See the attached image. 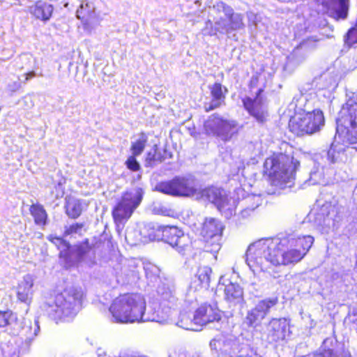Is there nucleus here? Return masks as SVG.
Wrapping results in <instances>:
<instances>
[{
    "label": "nucleus",
    "mask_w": 357,
    "mask_h": 357,
    "mask_svg": "<svg viewBox=\"0 0 357 357\" xmlns=\"http://www.w3.org/2000/svg\"><path fill=\"white\" fill-rule=\"evenodd\" d=\"M309 247L303 241L290 236H274L250 244L245 252V261L253 273H271L273 267L287 266L301 261Z\"/></svg>",
    "instance_id": "1"
},
{
    "label": "nucleus",
    "mask_w": 357,
    "mask_h": 357,
    "mask_svg": "<svg viewBox=\"0 0 357 357\" xmlns=\"http://www.w3.org/2000/svg\"><path fill=\"white\" fill-rule=\"evenodd\" d=\"M109 311L116 323L140 322L146 311V300L138 293L120 294L112 301Z\"/></svg>",
    "instance_id": "2"
},
{
    "label": "nucleus",
    "mask_w": 357,
    "mask_h": 357,
    "mask_svg": "<svg viewBox=\"0 0 357 357\" xmlns=\"http://www.w3.org/2000/svg\"><path fill=\"white\" fill-rule=\"evenodd\" d=\"M295 171L294 157L282 153L272 154L264 163V175L275 186L282 187L289 182Z\"/></svg>",
    "instance_id": "3"
},
{
    "label": "nucleus",
    "mask_w": 357,
    "mask_h": 357,
    "mask_svg": "<svg viewBox=\"0 0 357 357\" xmlns=\"http://www.w3.org/2000/svg\"><path fill=\"white\" fill-rule=\"evenodd\" d=\"M155 190L165 195L180 197H195L197 193L195 181L190 178L181 176L157 183Z\"/></svg>",
    "instance_id": "4"
},
{
    "label": "nucleus",
    "mask_w": 357,
    "mask_h": 357,
    "mask_svg": "<svg viewBox=\"0 0 357 357\" xmlns=\"http://www.w3.org/2000/svg\"><path fill=\"white\" fill-rule=\"evenodd\" d=\"M155 236L171 245L181 255L191 252V244L183 231L175 225H160L155 229Z\"/></svg>",
    "instance_id": "5"
},
{
    "label": "nucleus",
    "mask_w": 357,
    "mask_h": 357,
    "mask_svg": "<svg viewBox=\"0 0 357 357\" xmlns=\"http://www.w3.org/2000/svg\"><path fill=\"white\" fill-rule=\"evenodd\" d=\"M142 200L140 193L124 192L112 210V216L116 225H124L132 216Z\"/></svg>",
    "instance_id": "6"
},
{
    "label": "nucleus",
    "mask_w": 357,
    "mask_h": 357,
    "mask_svg": "<svg viewBox=\"0 0 357 357\" xmlns=\"http://www.w3.org/2000/svg\"><path fill=\"white\" fill-rule=\"evenodd\" d=\"M237 126L236 121L225 119L217 113L211 114L203 125L206 135L220 137L225 141L237 132Z\"/></svg>",
    "instance_id": "7"
},
{
    "label": "nucleus",
    "mask_w": 357,
    "mask_h": 357,
    "mask_svg": "<svg viewBox=\"0 0 357 357\" xmlns=\"http://www.w3.org/2000/svg\"><path fill=\"white\" fill-rule=\"evenodd\" d=\"M224 227L214 218H206L200 229V236L209 252H216L220 248V240Z\"/></svg>",
    "instance_id": "8"
},
{
    "label": "nucleus",
    "mask_w": 357,
    "mask_h": 357,
    "mask_svg": "<svg viewBox=\"0 0 357 357\" xmlns=\"http://www.w3.org/2000/svg\"><path fill=\"white\" fill-rule=\"evenodd\" d=\"M222 317V312L217 302H204L195 310L192 322L197 326L203 327L209 324L219 322Z\"/></svg>",
    "instance_id": "9"
},
{
    "label": "nucleus",
    "mask_w": 357,
    "mask_h": 357,
    "mask_svg": "<svg viewBox=\"0 0 357 357\" xmlns=\"http://www.w3.org/2000/svg\"><path fill=\"white\" fill-rule=\"evenodd\" d=\"M289 333L290 322L286 318H272L266 325V340L270 344L284 341Z\"/></svg>",
    "instance_id": "10"
},
{
    "label": "nucleus",
    "mask_w": 357,
    "mask_h": 357,
    "mask_svg": "<svg viewBox=\"0 0 357 357\" xmlns=\"http://www.w3.org/2000/svg\"><path fill=\"white\" fill-rule=\"evenodd\" d=\"M82 292L75 288L64 289L56 296L55 303L57 310L61 312L63 317H68L73 314L75 306L80 303Z\"/></svg>",
    "instance_id": "11"
},
{
    "label": "nucleus",
    "mask_w": 357,
    "mask_h": 357,
    "mask_svg": "<svg viewBox=\"0 0 357 357\" xmlns=\"http://www.w3.org/2000/svg\"><path fill=\"white\" fill-rule=\"evenodd\" d=\"M316 4L318 11L337 21L344 20L348 16L349 0H316Z\"/></svg>",
    "instance_id": "12"
},
{
    "label": "nucleus",
    "mask_w": 357,
    "mask_h": 357,
    "mask_svg": "<svg viewBox=\"0 0 357 357\" xmlns=\"http://www.w3.org/2000/svg\"><path fill=\"white\" fill-rule=\"evenodd\" d=\"M197 194L195 195L197 200H204L211 202L221 210L229 204V199L223 190L214 185L207 186L206 188L198 189L197 188Z\"/></svg>",
    "instance_id": "13"
},
{
    "label": "nucleus",
    "mask_w": 357,
    "mask_h": 357,
    "mask_svg": "<svg viewBox=\"0 0 357 357\" xmlns=\"http://www.w3.org/2000/svg\"><path fill=\"white\" fill-rule=\"evenodd\" d=\"M263 92L262 89H258L254 98L246 96L242 99V103L244 109L252 116L258 123H264L267 121L268 112L264 109L263 103L258 98Z\"/></svg>",
    "instance_id": "14"
},
{
    "label": "nucleus",
    "mask_w": 357,
    "mask_h": 357,
    "mask_svg": "<svg viewBox=\"0 0 357 357\" xmlns=\"http://www.w3.org/2000/svg\"><path fill=\"white\" fill-rule=\"evenodd\" d=\"M289 130L297 136L312 133V117L310 113H298L289 121Z\"/></svg>",
    "instance_id": "15"
},
{
    "label": "nucleus",
    "mask_w": 357,
    "mask_h": 357,
    "mask_svg": "<svg viewBox=\"0 0 357 357\" xmlns=\"http://www.w3.org/2000/svg\"><path fill=\"white\" fill-rule=\"evenodd\" d=\"M218 286L223 291L224 298L227 302L236 304L243 300V289L238 284L221 278Z\"/></svg>",
    "instance_id": "16"
},
{
    "label": "nucleus",
    "mask_w": 357,
    "mask_h": 357,
    "mask_svg": "<svg viewBox=\"0 0 357 357\" xmlns=\"http://www.w3.org/2000/svg\"><path fill=\"white\" fill-rule=\"evenodd\" d=\"M211 97V103L204 107L206 112H209L225 104L226 96L229 92L227 86L215 82L208 87Z\"/></svg>",
    "instance_id": "17"
},
{
    "label": "nucleus",
    "mask_w": 357,
    "mask_h": 357,
    "mask_svg": "<svg viewBox=\"0 0 357 357\" xmlns=\"http://www.w3.org/2000/svg\"><path fill=\"white\" fill-rule=\"evenodd\" d=\"M213 270L208 266L198 267L194 278L190 282V288L194 291L208 290L210 287Z\"/></svg>",
    "instance_id": "18"
},
{
    "label": "nucleus",
    "mask_w": 357,
    "mask_h": 357,
    "mask_svg": "<svg viewBox=\"0 0 357 357\" xmlns=\"http://www.w3.org/2000/svg\"><path fill=\"white\" fill-rule=\"evenodd\" d=\"M172 153L166 149H160L157 144H154L145 153L144 165L146 167L152 168L172 158Z\"/></svg>",
    "instance_id": "19"
},
{
    "label": "nucleus",
    "mask_w": 357,
    "mask_h": 357,
    "mask_svg": "<svg viewBox=\"0 0 357 357\" xmlns=\"http://www.w3.org/2000/svg\"><path fill=\"white\" fill-rule=\"evenodd\" d=\"M33 280L29 275L24 277L23 280L18 283L16 295L20 302L26 303L27 305L31 303L33 294Z\"/></svg>",
    "instance_id": "20"
},
{
    "label": "nucleus",
    "mask_w": 357,
    "mask_h": 357,
    "mask_svg": "<svg viewBox=\"0 0 357 357\" xmlns=\"http://www.w3.org/2000/svg\"><path fill=\"white\" fill-rule=\"evenodd\" d=\"M54 7L52 4L42 0L37 1L30 8V13L37 20L43 22L49 20L53 13Z\"/></svg>",
    "instance_id": "21"
},
{
    "label": "nucleus",
    "mask_w": 357,
    "mask_h": 357,
    "mask_svg": "<svg viewBox=\"0 0 357 357\" xmlns=\"http://www.w3.org/2000/svg\"><path fill=\"white\" fill-rule=\"evenodd\" d=\"M345 117L350 125L346 133L347 140L351 144H357V108L351 105Z\"/></svg>",
    "instance_id": "22"
},
{
    "label": "nucleus",
    "mask_w": 357,
    "mask_h": 357,
    "mask_svg": "<svg viewBox=\"0 0 357 357\" xmlns=\"http://www.w3.org/2000/svg\"><path fill=\"white\" fill-rule=\"evenodd\" d=\"M223 11L229 20L228 24L223 27L226 32L229 33L243 26V17L241 14L234 13V10L228 6H223Z\"/></svg>",
    "instance_id": "23"
},
{
    "label": "nucleus",
    "mask_w": 357,
    "mask_h": 357,
    "mask_svg": "<svg viewBox=\"0 0 357 357\" xmlns=\"http://www.w3.org/2000/svg\"><path fill=\"white\" fill-rule=\"evenodd\" d=\"M86 204L79 199L68 198L66 201L65 212L70 219L75 220L82 213Z\"/></svg>",
    "instance_id": "24"
},
{
    "label": "nucleus",
    "mask_w": 357,
    "mask_h": 357,
    "mask_svg": "<svg viewBox=\"0 0 357 357\" xmlns=\"http://www.w3.org/2000/svg\"><path fill=\"white\" fill-rule=\"evenodd\" d=\"M29 210L35 225L41 227H44L47 225L48 215L42 204L39 203L32 204L30 205Z\"/></svg>",
    "instance_id": "25"
},
{
    "label": "nucleus",
    "mask_w": 357,
    "mask_h": 357,
    "mask_svg": "<svg viewBox=\"0 0 357 357\" xmlns=\"http://www.w3.org/2000/svg\"><path fill=\"white\" fill-rule=\"evenodd\" d=\"M47 240L54 244L57 249H61L63 248V250H61L59 256L60 258L64 259L66 260L69 259L71 256V245L70 243L65 240L63 237L50 235L47 236Z\"/></svg>",
    "instance_id": "26"
},
{
    "label": "nucleus",
    "mask_w": 357,
    "mask_h": 357,
    "mask_svg": "<svg viewBox=\"0 0 357 357\" xmlns=\"http://www.w3.org/2000/svg\"><path fill=\"white\" fill-rule=\"evenodd\" d=\"M94 237L93 247H98L102 241L100 239L96 240ZM93 248L89 238H84L82 242L75 245V253L78 259H82Z\"/></svg>",
    "instance_id": "27"
},
{
    "label": "nucleus",
    "mask_w": 357,
    "mask_h": 357,
    "mask_svg": "<svg viewBox=\"0 0 357 357\" xmlns=\"http://www.w3.org/2000/svg\"><path fill=\"white\" fill-rule=\"evenodd\" d=\"M148 144V134L145 132L139 133V138L131 142L130 150L131 153L140 155Z\"/></svg>",
    "instance_id": "28"
},
{
    "label": "nucleus",
    "mask_w": 357,
    "mask_h": 357,
    "mask_svg": "<svg viewBox=\"0 0 357 357\" xmlns=\"http://www.w3.org/2000/svg\"><path fill=\"white\" fill-rule=\"evenodd\" d=\"M266 317L256 307L252 308L247 313L245 323L249 328H256L261 325Z\"/></svg>",
    "instance_id": "29"
},
{
    "label": "nucleus",
    "mask_w": 357,
    "mask_h": 357,
    "mask_svg": "<svg viewBox=\"0 0 357 357\" xmlns=\"http://www.w3.org/2000/svg\"><path fill=\"white\" fill-rule=\"evenodd\" d=\"M178 298L169 290L162 292L160 305L162 308L171 309L177 305Z\"/></svg>",
    "instance_id": "30"
},
{
    "label": "nucleus",
    "mask_w": 357,
    "mask_h": 357,
    "mask_svg": "<svg viewBox=\"0 0 357 357\" xmlns=\"http://www.w3.org/2000/svg\"><path fill=\"white\" fill-rule=\"evenodd\" d=\"M278 303V298L277 296L272 298H267L263 299L257 303L255 306L258 310L265 316L266 317L268 314L271 308L274 307Z\"/></svg>",
    "instance_id": "31"
},
{
    "label": "nucleus",
    "mask_w": 357,
    "mask_h": 357,
    "mask_svg": "<svg viewBox=\"0 0 357 357\" xmlns=\"http://www.w3.org/2000/svg\"><path fill=\"white\" fill-rule=\"evenodd\" d=\"M85 224L84 222H74L70 225L68 227H66L63 231V237H67L69 236H73L74 234H78L79 236H82V230L84 229L86 231Z\"/></svg>",
    "instance_id": "32"
},
{
    "label": "nucleus",
    "mask_w": 357,
    "mask_h": 357,
    "mask_svg": "<svg viewBox=\"0 0 357 357\" xmlns=\"http://www.w3.org/2000/svg\"><path fill=\"white\" fill-rule=\"evenodd\" d=\"M13 319H17V316L12 310H0V328H4L8 326Z\"/></svg>",
    "instance_id": "33"
},
{
    "label": "nucleus",
    "mask_w": 357,
    "mask_h": 357,
    "mask_svg": "<svg viewBox=\"0 0 357 357\" xmlns=\"http://www.w3.org/2000/svg\"><path fill=\"white\" fill-rule=\"evenodd\" d=\"M138 155L131 153L125 160V165L126 168L132 172H137L142 169L141 165L137 160Z\"/></svg>",
    "instance_id": "34"
},
{
    "label": "nucleus",
    "mask_w": 357,
    "mask_h": 357,
    "mask_svg": "<svg viewBox=\"0 0 357 357\" xmlns=\"http://www.w3.org/2000/svg\"><path fill=\"white\" fill-rule=\"evenodd\" d=\"M93 12L92 10L89 8L88 3L86 5L82 4L77 10V17L82 21L87 22V21L92 17Z\"/></svg>",
    "instance_id": "35"
},
{
    "label": "nucleus",
    "mask_w": 357,
    "mask_h": 357,
    "mask_svg": "<svg viewBox=\"0 0 357 357\" xmlns=\"http://www.w3.org/2000/svg\"><path fill=\"white\" fill-rule=\"evenodd\" d=\"M325 119L323 112L319 109L314 110V132L319 131L324 126Z\"/></svg>",
    "instance_id": "36"
},
{
    "label": "nucleus",
    "mask_w": 357,
    "mask_h": 357,
    "mask_svg": "<svg viewBox=\"0 0 357 357\" xmlns=\"http://www.w3.org/2000/svg\"><path fill=\"white\" fill-rule=\"evenodd\" d=\"M146 275L150 279H155L160 276V269L155 265H149L145 268Z\"/></svg>",
    "instance_id": "37"
},
{
    "label": "nucleus",
    "mask_w": 357,
    "mask_h": 357,
    "mask_svg": "<svg viewBox=\"0 0 357 357\" xmlns=\"http://www.w3.org/2000/svg\"><path fill=\"white\" fill-rule=\"evenodd\" d=\"M320 356L321 357H338L337 352L333 348H324Z\"/></svg>",
    "instance_id": "38"
},
{
    "label": "nucleus",
    "mask_w": 357,
    "mask_h": 357,
    "mask_svg": "<svg viewBox=\"0 0 357 357\" xmlns=\"http://www.w3.org/2000/svg\"><path fill=\"white\" fill-rule=\"evenodd\" d=\"M348 39L350 40L352 43H357V24L355 27L351 28L348 33Z\"/></svg>",
    "instance_id": "39"
},
{
    "label": "nucleus",
    "mask_w": 357,
    "mask_h": 357,
    "mask_svg": "<svg viewBox=\"0 0 357 357\" xmlns=\"http://www.w3.org/2000/svg\"><path fill=\"white\" fill-rule=\"evenodd\" d=\"M258 83V78L257 77H253L251 78L249 82V86L250 88L255 87Z\"/></svg>",
    "instance_id": "40"
},
{
    "label": "nucleus",
    "mask_w": 357,
    "mask_h": 357,
    "mask_svg": "<svg viewBox=\"0 0 357 357\" xmlns=\"http://www.w3.org/2000/svg\"><path fill=\"white\" fill-rule=\"evenodd\" d=\"M25 76V82L28 81L29 79L33 78L36 76V73L34 71H30L24 74Z\"/></svg>",
    "instance_id": "41"
},
{
    "label": "nucleus",
    "mask_w": 357,
    "mask_h": 357,
    "mask_svg": "<svg viewBox=\"0 0 357 357\" xmlns=\"http://www.w3.org/2000/svg\"><path fill=\"white\" fill-rule=\"evenodd\" d=\"M236 357H252V356H248V355H247V356L239 355V356H236Z\"/></svg>",
    "instance_id": "42"
}]
</instances>
